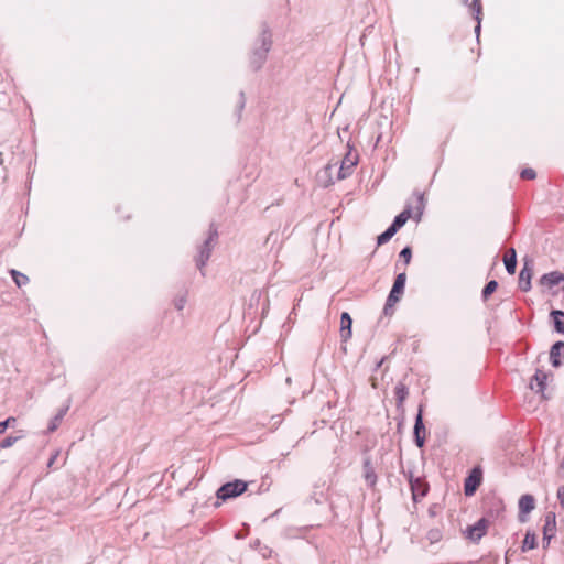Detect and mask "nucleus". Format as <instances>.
Listing matches in <instances>:
<instances>
[{
    "label": "nucleus",
    "instance_id": "ddd939ff",
    "mask_svg": "<svg viewBox=\"0 0 564 564\" xmlns=\"http://www.w3.org/2000/svg\"><path fill=\"white\" fill-rule=\"evenodd\" d=\"M546 379L547 376L544 371L536 370L535 375L530 381L531 390L535 391L536 393H543L546 388Z\"/></svg>",
    "mask_w": 564,
    "mask_h": 564
},
{
    "label": "nucleus",
    "instance_id": "c756f323",
    "mask_svg": "<svg viewBox=\"0 0 564 564\" xmlns=\"http://www.w3.org/2000/svg\"><path fill=\"white\" fill-rule=\"evenodd\" d=\"M400 258L404 260L405 264H409L412 258V250L410 247H404L400 252Z\"/></svg>",
    "mask_w": 564,
    "mask_h": 564
},
{
    "label": "nucleus",
    "instance_id": "20e7f679",
    "mask_svg": "<svg viewBox=\"0 0 564 564\" xmlns=\"http://www.w3.org/2000/svg\"><path fill=\"white\" fill-rule=\"evenodd\" d=\"M348 151L344 159L340 162V166L338 170V180H345L350 176L354 172L355 166L358 164L359 154L357 151H354L352 148L348 144Z\"/></svg>",
    "mask_w": 564,
    "mask_h": 564
},
{
    "label": "nucleus",
    "instance_id": "7c9ffc66",
    "mask_svg": "<svg viewBox=\"0 0 564 564\" xmlns=\"http://www.w3.org/2000/svg\"><path fill=\"white\" fill-rule=\"evenodd\" d=\"M13 422H15V417H12V416H10L7 420L0 422V434L3 433L7 427L12 425Z\"/></svg>",
    "mask_w": 564,
    "mask_h": 564
},
{
    "label": "nucleus",
    "instance_id": "0eeeda50",
    "mask_svg": "<svg viewBox=\"0 0 564 564\" xmlns=\"http://www.w3.org/2000/svg\"><path fill=\"white\" fill-rule=\"evenodd\" d=\"M532 274H533V261L525 260L523 268L521 269L520 274H519V288L523 292H528L531 289Z\"/></svg>",
    "mask_w": 564,
    "mask_h": 564
},
{
    "label": "nucleus",
    "instance_id": "2eb2a0df",
    "mask_svg": "<svg viewBox=\"0 0 564 564\" xmlns=\"http://www.w3.org/2000/svg\"><path fill=\"white\" fill-rule=\"evenodd\" d=\"M560 356H564V341H557L551 347L550 359L555 368L561 366Z\"/></svg>",
    "mask_w": 564,
    "mask_h": 564
},
{
    "label": "nucleus",
    "instance_id": "dca6fc26",
    "mask_svg": "<svg viewBox=\"0 0 564 564\" xmlns=\"http://www.w3.org/2000/svg\"><path fill=\"white\" fill-rule=\"evenodd\" d=\"M364 477L368 486L373 487L377 482V475L370 459L364 460Z\"/></svg>",
    "mask_w": 564,
    "mask_h": 564
},
{
    "label": "nucleus",
    "instance_id": "5701e85b",
    "mask_svg": "<svg viewBox=\"0 0 564 564\" xmlns=\"http://www.w3.org/2000/svg\"><path fill=\"white\" fill-rule=\"evenodd\" d=\"M409 394L408 388L405 384L399 382L394 388V395L398 401V404H402Z\"/></svg>",
    "mask_w": 564,
    "mask_h": 564
},
{
    "label": "nucleus",
    "instance_id": "72a5a7b5",
    "mask_svg": "<svg viewBox=\"0 0 564 564\" xmlns=\"http://www.w3.org/2000/svg\"><path fill=\"white\" fill-rule=\"evenodd\" d=\"M497 514L500 512V511H503V505L501 501H497Z\"/></svg>",
    "mask_w": 564,
    "mask_h": 564
},
{
    "label": "nucleus",
    "instance_id": "9d476101",
    "mask_svg": "<svg viewBox=\"0 0 564 564\" xmlns=\"http://www.w3.org/2000/svg\"><path fill=\"white\" fill-rule=\"evenodd\" d=\"M535 507V500L532 495H523L519 499V519L521 522L525 521L524 514L530 513Z\"/></svg>",
    "mask_w": 564,
    "mask_h": 564
},
{
    "label": "nucleus",
    "instance_id": "6ab92c4d",
    "mask_svg": "<svg viewBox=\"0 0 564 564\" xmlns=\"http://www.w3.org/2000/svg\"><path fill=\"white\" fill-rule=\"evenodd\" d=\"M69 410V403H67L64 408L59 409L58 412L56 413V415L51 420L48 426H47V432L48 433H52L54 431L57 430L61 421L64 419V416L66 415L67 411Z\"/></svg>",
    "mask_w": 564,
    "mask_h": 564
},
{
    "label": "nucleus",
    "instance_id": "473e14b6",
    "mask_svg": "<svg viewBox=\"0 0 564 564\" xmlns=\"http://www.w3.org/2000/svg\"><path fill=\"white\" fill-rule=\"evenodd\" d=\"M417 203H419L417 209H419V217H420L422 215V212L424 208V195L423 194L417 195Z\"/></svg>",
    "mask_w": 564,
    "mask_h": 564
},
{
    "label": "nucleus",
    "instance_id": "4468645a",
    "mask_svg": "<svg viewBox=\"0 0 564 564\" xmlns=\"http://www.w3.org/2000/svg\"><path fill=\"white\" fill-rule=\"evenodd\" d=\"M352 319L347 312L341 313L340 316V338L347 341L351 337Z\"/></svg>",
    "mask_w": 564,
    "mask_h": 564
},
{
    "label": "nucleus",
    "instance_id": "f3484780",
    "mask_svg": "<svg viewBox=\"0 0 564 564\" xmlns=\"http://www.w3.org/2000/svg\"><path fill=\"white\" fill-rule=\"evenodd\" d=\"M411 217V209L405 208L403 212H401L399 215H397L390 225V227L393 229V231H398L401 227L404 226V224L408 221V219Z\"/></svg>",
    "mask_w": 564,
    "mask_h": 564
},
{
    "label": "nucleus",
    "instance_id": "7ed1b4c3",
    "mask_svg": "<svg viewBox=\"0 0 564 564\" xmlns=\"http://www.w3.org/2000/svg\"><path fill=\"white\" fill-rule=\"evenodd\" d=\"M247 482L243 480L236 479L234 481H229L224 484L216 492V496L220 500H228L231 498H236L239 495L243 494L247 490Z\"/></svg>",
    "mask_w": 564,
    "mask_h": 564
},
{
    "label": "nucleus",
    "instance_id": "f8f14e48",
    "mask_svg": "<svg viewBox=\"0 0 564 564\" xmlns=\"http://www.w3.org/2000/svg\"><path fill=\"white\" fill-rule=\"evenodd\" d=\"M481 474L475 468L473 473L466 478L464 484V490L466 496H471L475 494L477 487L480 485Z\"/></svg>",
    "mask_w": 564,
    "mask_h": 564
},
{
    "label": "nucleus",
    "instance_id": "9b49d317",
    "mask_svg": "<svg viewBox=\"0 0 564 564\" xmlns=\"http://www.w3.org/2000/svg\"><path fill=\"white\" fill-rule=\"evenodd\" d=\"M414 437L417 447H423L425 442V426L423 423L422 409L420 408L419 413L415 417L414 423Z\"/></svg>",
    "mask_w": 564,
    "mask_h": 564
},
{
    "label": "nucleus",
    "instance_id": "cd10ccee",
    "mask_svg": "<svg viewBox=\"0 0 564 564\" xmlns=\"http://www.w3.org/2000/svg\"><path fill=\"white\" fill-rule=\"evenodd\" d=\"M18 440H19V436L9 435L1 441L0 447L9 448V447L13 446Z\"/></svg>",
    "mask_w": 564,
    "mask_h": 564
},
{
    "label": "nucleus",
    "instance_id": "bb28decb",
    "mask_svg": "<svg viewBox=\"0 0 564 564\" xmlns=\"http://www.w3.org/2000/svg\"><path fill=\"white\" fill-rule=\"evenodd\" d=\"M186 302H187V296H186V293H183V294H180L177 295L173 303H174V307L177 310V311H182L185 305H186Z\"/></svg>",
    "mask_w": 564,
    "mask_h": 564
},
{
    "label": "nucleus",
    "instance_id": "b1692460",
    "mask_svg": "<svg viewBox=\"0 0 564 564\" xmlns=\"http://www.w3.org/2000/svg\"><path fill=\"white\" fill-rule=\"evenodd\" d=\"M10 275L19 288L29 283V278L15 269L10 270Z\"/></svg>",
    "mask_w": 564,
    "mask_h": 564
},
{
    "label": "nucleus",
    "instance_id": "aec40b11",
    "mask_svg": "<svg viewBox=\"0 0 564 564\" xmlns=\"http://www.w3.org/2000/svg\"><path fill=\"white\" fill-rule=\"evenodd\" d=\"M470 11L471 13L474 14L475 17V20L477 21V25L475 26V33L477 35V37H479V34H480V23H481V4H480V0H473L471 4H470Z\"/></svg>",
    "mask_w": 564,
    "mask_h": 564
},
{
    "label": "nucleus",
    "instance_id": "39448f33",
    "mask_svg": "<svg viewBox=\"0 0 564 564\" xmlns=\"http://www.w3.org/2000/svg\"><path fill=\"white\" fill-rule=\"evenodd\" d=\"M217 237V230L210 229L208 238L205 240V242L199 249L198 256L196 258V265L200 271L203 270V268L206 265L207 261L210 258L214 242L216 241Z\"/></svg>",
    "mask_w": 564,
    "mask_h": 564
},
{
    "label": "nucleus",
    "instance_id": "2f4dec72",
    "mask_svg": "<svg viewBox=\"0 0 564 564\" xmlns=\"http://www.w3.org/2000/svg\"><path fill=\"white\" fill-rule=\"evenodd\" d=\"M556 497L560 501L561 507L564 509V486L557 488Z\"/></svg>",
    "mask_w": 564,
    "mask_h": 564
},
{
    "label": "nucleus",
    "instance_id": "412c9836",
    "mask_svg": "<svg viewBox=\"0 0 564 564\" xmlns=\"http://www.w3.org/2000/svg\"><path fill=\"white\" fill-rule=\"evenodd\" d=\"M551 315L554 322V329L560 334H564V312L554 310L551 312Z\"/></svg>",
    "mask_w": 564,
    "mask_h": 564
},
{
    "label": "nucleus",
    "instance_id": "f704fd0d",
    "mask_svg": "<svg viewBox=\"0 0 564 564\" xmlns=\"http://www.w3.org/2000/svg\"><path fill=\"white\" fill-rule=\"evenodd\" d=\"M245 107V96L243 93H241V102H240V109Z\"/></svg>",
    "mask_w": 564,
    "mask_h": 564
},
{
    "label": "nucleus",
    "instance_id": "f03ea898",
    "mask_svg": "<svg viewBox=\"0 0 564 564\" xmlns=\"http://www.w3.org/2000/svg\"><path fill=\"white\" fill-rule=\"evenodd\" d=\"M405 281V272H401L395 276L394 283L383 307V312L386 315L390 314V310H392L393 306L400 301L401 295L404 292Z\"/></svg>",
    "mask_w": 564,
    "mask_h": 564
},
{
    "label": "nucleus",
    "instance_id": "393cba45",
    "mask_svg": "<svg viewBox=\"0 0 564 564\" xmlns=\"http://www.w3.org/2000/svg\"><path fill=\"white\" fill-rule=\"evenodd\" d=\"M397 232L389 226L382 234L377 237V245L387 243Z\"/></svg>",
    "mask_w": 564,
    "mask_h": 564
},
{
    "label": "nucleus",
    "instance_id": "423d86ee",
    "mask_svg": "<svg viewBox=\"0 0 564 564\" xmlns=\"http://www.w3.org/2000/svg\"><path fill=\"white\" fill-rule=\"evenodd\" d=\"M409 482L413 496V500H417L419 498H423L426 496L429 491V485L421 477H414L412 473L409 475Z\"/></svg>",
    "mask_w": 564,
    "mask_h": 564
},
{
    "label": "nucleus",
    "instance_id": "1a4fd4ad",
    "mask_svg": "<svg viewBox=\"0 0 564 564\" xmlns=\"http://www.w3.org/2000/svg\"><path fill=\"white\" fill-rule=\"evenodd\" d=\"M556 531V516L554 512H549L545 517V524L543 527V542L544 547L549 546L552 538Z\"/></svg>",
    "mask_w": 564,
    "mask_h": 564
},
{
    "label": "nucleus",
    "instance_id": "4be33fe9",
    "mask_svg": "<svg viewBox=\"0 0 564 564\" xmlns=\"http://www.w3.org/2000/svg\"><path fill=\"white\" fill-rule=\"evenodd\" d=\"M535 547H536V535L533 532L528 531L523 539L521 550H522V552H528Z\"/></svg>",
    "mask_w": 564,
    "mask_h": 564
},
{
    "label": "nucleus",
    "instance_id": "f257e3e1",
    "mask_svg": "<svg viewBox=\"0 0 564 564\" xmlns=\"http://www.w3.org/2000/svg\"><path fill=\"white\" fill-rule=\"evenodd\" d=\"M258 42L260 43V46L254 47L250 56V65L254 70H258L262 67L267 61L268 53L272 47V34L268 26H263Z\"/></svg>",
    "mask_w": 564,
    "mask_h": 564
},
{
    "label": "nucleus",
    "instance_id": "c85d7f7f",
    "mask_svg": "<svg viewBox=\"0 0 564 564\" xmlns=\"http://www.w3.org/2000/svg\"><path fill=\"white\" fill-rule=\"evenodd\" d=\"M521 178L523 180H534L536 176V173L533 169H523L520 173Z\"/></svg>",
    "mask_w": 564,
    "mask_h": 564
},
{
    "label": "nucleus",
    "instance_id": "a878e982",
    "mask_svg": "<svg viewBox=\"0 0 564 564\" xmlns=\"http://www.w3.org/2000/svg\"><path fill=\"white\" fill-rule=\"evenodd\" d=\"M498 288V282L495 280L489 281L482 289V299L487 300Z\"/></svg>",
    "mask_w": 564,
    "mask_h": 564
},
{
    "label": "nucleus",
    "instance_id": "c9c22d12",
    "mask_svg": "<svg viewBox=\"0 0 564 564\" xmlns=\"http://www.w3.org/2000/svg\"><path fill=\"white\" fill-rule=\"evenodd\" d=\"M55 458H56V455H55V456H53V457L50 459V462H48V466H51V465L54 463V459H55Z\"/></svg>",
    "mask_w": 564,
    "mask_h": 564
},
{
    "label": "nucleus",
    "instance_id": "a211bd4d",
    "mask_svg": "<svg viewBox=\"0 0 564 564\" xmlns=\"http://www.w3.org/2000/svg\"><path fill=\"white\" fill-rule=\"evenodd\" d=\"M506 270L509 274H514L517 268V253L513 248L508 250L503 259Z\"/></svg>",
    "mask_w": 564,
    "mask_h": 564
},
{
    "label": "nucleus",
    "instance_id": "6e6552de",
    "mask_svg": "<svg viewBox=\"0 0 564 564\" xmlns=\"http://www.w3.org/2000/svg\"><path fill=\"white\" fill-rule=\"evenodd\" d=\"M488 520L486 518L479 519L475 524L468 527L467 538L473 542H478L487 532Z\"/></svg>",
    "mask_w": 564,
    "mask_h": 564
}]
</instances>
